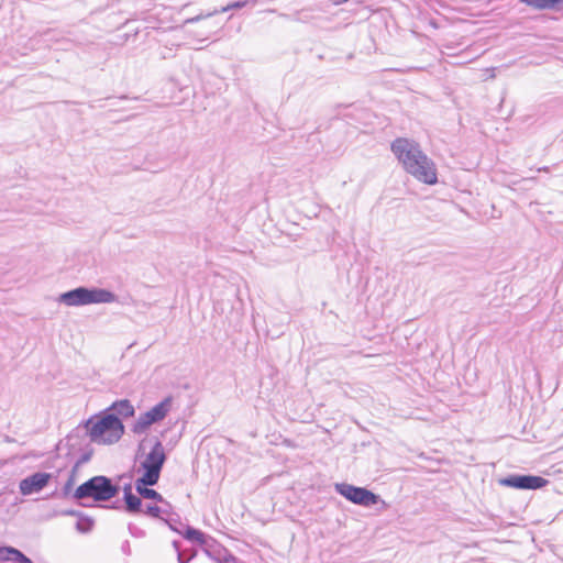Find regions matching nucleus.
I'll return each instance as SVG.
<instances>
[{
	"label": "nucleus",
	"instance_id": "nucleus-1",
	"mask_svg": "<svg viewBox=\"0 0 563 563\" xmlns=\"http://www.w3.org/2000/svg\"><path fill=\"white\" fill-rule=\"evenodd\" d=\"M390 148L404 169L415 179L426 185L438 183L437 166L421 150L418 142L407 137H397L393 141Z\"/></svg>",
	"mask_w": 563,
	"mask_h": 563
},
{
	"label": "nucleus",
	"instance_id": "nucleus-2",
	"mask_svg": "<svg viewBox=\"0 0 563 563\" xmlns=\"http://www.w3.org/2000/svg\"><path fill=\"white\" fill-rule=\"evenodd\" d=\"M86 428L91 442L97 444H113L124 433V426L115 413L106 412L102 417L90 418L86 422Z\"/></svg>",
	"mask_w": 563,
	"mask_h": 563
},
{
	"label": "nucleus",
	"instance_id": "nucleus-3",
	"mask_svg": "<svg viewBox=\"0 0 563 563\" xmlns=\"http://www.w3.org/2000/svg\"><path fill=\"white\" fill-rule=\"evenodd\" d=\"M119 486L103 475L93 476L79 485L73 494L74 499L79 500L81 506H90L85 503L86 499L101 503L108 501L115 497L119 493Z\"/></svg>",
	"mask_w": 563,
	"mask_h": 563
},
{
	"label": "nucleus",
	"instance_id": "nucleus-4",
	"mask_svg": "<svg viewBox=\"0 0 563 563\" xmlns=\"http://www.w3.org/2000/svg\"><path fill=\"white\" fill-rule=\"evenodd\" d=\"M59 301L68 307H80L92 303H111L117 296L103 288L77 287L59 296Z\"/></svg>",
	"mask_w": 563,
	"mask_h": 563
},
{
	"label": "nucleus",
	"instance_id": "nucleus-5",
	"mask_svg": "<svg viewBox=\"0 0 563 563\" xmlns=\"http://www.w3.org/2000/svg\"><path fill=\"white\" fill-rule=\"evenodd\" d=\"M165 461L166 454L163 443L156 440L153 448L141 463V467L144 470L141 482L145 484L157 483Z\"/></svg>",
	"mask_w": 563,
	"mask_h": 563
},
{
	"label": "nucleus",
	"instance_id": "nucleus-6",
	"mask_svg": "<svg viewBox=\"0 0 563 563\" xmlns=\"http://www.w3.org/2000/svg\"><path fill=\"white\" fill-rule=\"evenodd\" d=\"M170 407L172 398L167 397L163 399L153 408L140 415V417L135 420V422L132 426V432L135 434L145 433L152 424L162 421L167 416V413L170 410Z\"/></svg>",
	"mask_w": 563,
	"mask_h": 563
},
{
	"label": "nucleus",
	"instance_id": "nucleus-7",
	"mask_svg": "<svg viewBox=\"0 0 563 563\" xmlns=\"http://www.w3.org/2000/svg\"><path fill=\"white\" fill-rule=\"evenodd\" d=\"M335 490L355 505L369 507L379 501V496L364 488L351 484H335Z\"/></svg>",
	"mask_w": 563,
	"mask_h": 563
},
{
	"label": "nucleus",
	"instance_id": "nucleus-8",
	"mask_svg": "<svg viewBox=\"0 0 563 563\" xmlns=\"http://www.w3.org/2000/svg\"><path fill=\"white\" fill-rule=\"evenodd\" d=\"M499 484L517 489H539L544 487L548 484V481L536 475H509L501 478Z\"/></svg>",
	"mask_w": 563,
	"mask_h": 563
},
{
	"label": "nucleus",
	"instance_id": "nucleus-9",
	"mask_svg": "<svg viewBox=\"0 0 563 563\" xmlns=\"http://www.w3.org/2000/svg\"><path fill=\"white\" fill-rule=\"evenodd\" d=\"M52 478L49 473L36 472L30 476H26L19 483L20 493L23 496H29L35 493L41 492L44 487L47 486Z\"/></svg>",
	"mask_w": 563,
	"mask_h": 563
},
{
	"label": "nucleus",
	"instance_id": "nucleus-10",
	"mask_svg": "<svg viewBox=\"0 0 563 563\" xmlns=\"http://www.w3.org/2000/svg\"><path fill=\"white\" fill-rule=\"evenodd\" d=\"M156 484H157V483H154V482H153V483H151V484L142 483V482H141V477H140V478H137V479L135 481V489H136L137 494H139L141 497H143V498H145V499H153V500H156V501H158V503H161V504L166 505V506H168V507H169V503H168V501H166V500L164 499V497H163L159 493H157V492H156L155 489H153V488H150L151 486H154V485H156Z\"/></svg>",
	"mask_w": 563,
	"mask_h": 563
},
{
	"label": "nucleus",
	"instance_id": "nucleus-11",
	"mask_svg": "<svg viewBox=\"0 0 563 563\" xmlns=\"http://www.w3.org/2000/svg\"><path fill=\"white\" fill-rule=\"evenodd\" d=\"M107 413H115L117 417L129 418L134 416V407L128 399L114 401L106 411Z\"/></svg>",
	"mask_w": 563,
	"mask_h": 563
},
{
	"label": "nucleus",
	"instance_id": "nucleus-12",
	"mask_svg": "<svg viewBox=\"0 0 563 563\" xmlns=\"http://www.w3.org/2000/svg\"><path fill=\"white\" fill-rule=\"evenodd\" d=\"M123 499L125 503V510L129 514H137L141 511L142 500L139 496L132 493L131 484H126L123 488Z\"/></svg>",
	"mask_w": 563,
	"mask_h": 563
},
{
	"label": "nucleus",
	"instance_id": "nucleus-13",
	"mask_svg": "<svg viewBox=\"0 0 563 563\" xmlns=\"http://www.w3.org/2000/svg\"><path fill=\"white\" fill-rule=\"evenodd\" d=\"M181 536L191 542H197L199 544H206L207 538L203 532L200 530H197L190 526H185V529L183 530Z\"/></svg>",
	"mask_w": 563,
	"mask_h": 563
},
{
	"label": "nucleus",
	"instance_id": "nucleus-14",
	"mask_svg": "<svg viewBox=\"0 0 563 563\" xmlns=\"http://www.w3.org/2000/svg\"><path fill=\"white\" fill-rule=\"evenodd\" d=\"M521 2L537 8V9H550L558 4H562L563 0H520Z\"/></svg>",
	"mask_w": 563,
	"mask_h": 563
},
{
	"label": "nucleus",
	"instance_id": "nucleus-15",
	"mask_svg": "<svg viewBox=\"0 0 563 563\" xmlns=\"http://www.w3.org/2000/svg\"><path fill=\"white\" fill-rule=\"evenodd\" d=\"M93 527V520L86 516H79L77 522H76V529L81 533H87L91 531Z\"/></svg>",
	"mask_w": 563,
	"mask_h": 563
},
{
	"label": "nucleus",
	"instance_id": "nucleus-16",
	"mask_svg": "<svg viewBox=\"0 0 563 563\" xmlns=\"http://www.w3.org/2000/svg\"><path fill=\"white\" fill-rule=\"evenodd\" d=\"M247 4V1L244 0V1H235V2H231L229 3L228 5L225 7H222L220 10H213L211 12H208L206 14V16H212V15H216L218 13H221V12H227L229 10H233V9H242L244 8L245 5Z\"/></svg>",
	"mask_w": 563,
	"mask_h": 563
},
{
	"label": "nucleus",
	"instance_id": "nucleus-17",
	"mask_svg": "<svg viewBox=\"0 0 563 563\" xmlns=\"http://www.w3.org/2000/svg\"><path fill=\"white\" fill-rule=\"evenodd\" d=\"M7 552L11 553L12 556H10V561L13 563H33L24 553L18 549L7 550Z\"/></svg>",
	"mask_w": 563,
	"mask_h": 563
},
{
	"label": "nucleus",
	"instance_id": "nucleus-18",
	"mask_svg": "<svg viewBox=\"0 0 563 563\" xmlns=\"http://www.w3.org/2000/svg\"><path fill=\"white\" fill-rule=\"evenodd\" d=\"M164 521L167 523V526L175 532L181 534L183 530L185 529L184 523H181L178 519L173 518L172 516L164 519Z\"/></svg>",
	"mask_w": 563,
	"mask_h": 563
},
{
	"label": "nucleus",
	"instance_id": "nucleus-19",
	"mask_svg": "<svg viewBox=\"0 0 563 563\" xmlns=\"http://www.w3.org/2000/svg\"><path fill=\"white\" fill-rule=\"evenodd\" d=\"M145 514L152 518H159L164 520L165 518H163L162 515L167 514V511L164 510L163 507L150 505L146 507Z\"/></svg>",
	"mask_w": 563,
	"mask_h": 563
},
{
	"label": "nucleus",
	"instance_id": "nucleus-20",
	"mask_svg": "<svg viewBox=\"0 0 563 563\" xmlns=\"http://www.w3.org/2000/svg\"><path fill=\"white\" fill-rule=\"evenodd\" d=\"M173 547L178 552L177 559L179 563H188L194 558V554L186 556L184 552H180L179 541H174Z\"/></svg>",
	"mask_w": 563,
	"mask_h": 563
},
{
	"label": "nucleus",
	"instance_id": "nucleus-21",
	"mask_svg": "<svg viewBox=\"0 0 563 563\" xmlns=\"http://www.w3.org/2000/svg\"><path fill=\"white\" fill-rule=\"evenodd\" d=\"M14 549L15 548H13V547H0V561H2V562L10 561L11 560L10 556H12V555H11V553L7 552V550H14Z\"/></svg>",
	"mask_w": 563,
	"mask_h": 563
},
{
	"label": "nucleus",
	"instance_id": "nucleus-22",
	"mask_svg": "<svg viewBox=\"0 0 563 563\" xmlns=\"http://www.w3.org/2000/svg\"><path fill=\"white\" fill-rule=\"evenodd\" d=\"M73 483H74V474L70 475V477L68 478V481L66 482V484L63 488V493L65 495H67L69 493V490L71 489Z\"/></svg>",
	"mask_w": 563,
	"mask_h": 563
},
{
	"label": "nucleus",
	"instance_id": "nucleus-23",
	"mask_svg": "<svg viewBox=\"0 0 563 563\" xmlns=\"http://www.w3.org/2000/svg\"><path fill=\"white\" fill-rule=\"evenodd\" d=\"M205 18H207V16H206V14H205V15L199 14V15H196V16H194V18H189V19H187V20L185 21V23H187V24H189V23H196V22H198V21H200L201 19H205Z\"/></svg>",
	"mask_w": 563,
	"mask_h": 563
},
{
	"label": "nucleus",
	"instance_id": "nucleus-24",
	"mask_svg": "<svg viewBox=\"0 0 563 563\" xmlns=\"http://www.w3.org/2000/svg\"><path fill=\"white\" fill-rule=\"evenodd\" d=\"M64 515H68V516H77L79 518V516H81V514L79 511H76V510H66L63 512Z\"/></svg>",
	"mask_w": 563,
	"mask_h": 563
},
{
	"label": "nucleus",
	"instance_id": "nucleus-25",
	"mask_svg": "<svg viewBox=\"0 0 563 563\" xmlns=\"http://www.w3.org/2000/svg\"><path fill=\"white\" fill-rule=\"evenodd\" d=\"M122 551L126 554H130V544L128 541H125L122 545Z\"/></svg>",
	"mask_w": 563,
	"mask_h": 563
},
{
	"label": "nucleus",
	"instance_id": "nucleus-26",
	"mask_svg": "<svg viewBox=\"0 0 563 563\" xmlns=\"http://www.w3.org/2000/svg\"><path fill=\"white\" fill-rule=\"evenodd\" d=\"M334 4H341L346 2L347 0H332Z\"/></svg>",
	"mask_w": 563,
	"mask_h": 563
},
{
	"label": "nucleus",
	"instance_id": "nucleus-27",
	"mask_svg": "<svg viewBox=\"0 0 563 563\" xmlns=\"http://www.w3.org/2000/svg\"><path fill=\"white\" fill-rule=\"evenodd\" d=\"M164 506H165V507H163V508H164V510H166V511H167V514H166V515H168V516H169V509H170V506H169V507H168V506H166V505H164Z\"/></svg>",
	"mask_w": 563,
	"mask_h": 563
}]
</instances>
